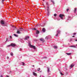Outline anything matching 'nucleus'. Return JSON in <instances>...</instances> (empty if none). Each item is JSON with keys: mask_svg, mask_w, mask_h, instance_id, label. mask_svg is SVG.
Listing matches in <instances>:
<instances>
[{"mask_svg": "<svg viewBox=\"0 0 77 77\" xmlns=\"http://www.w3.org/2000/svg\"><path fill=\"white\" fill-rule=\"evenodd\" d=\"M49 10H50L49 9V6H48V7H47V15H48V16L49 15V14H50V11H49Z\"/></svg>", "mask_w": 77, "mask_h": 77, "instance_id": "f257e3e1", "label": "nucleus"}, {"mask_svg": "<svg viewBox=\"0 0 77 77\" xmlns=\"http://www.w3.org/2000/svg\"><path fill=\"white\" fill-rule=\"evenodd\" d=\"M29 47H32V48H33L34 49V50L36 49V48H35V46L33 45H31L30 43H29Z\"/></svg>", "mask_w": 77, "mask_h": 77, "instance_id": "f03ea898", "label": "nucleus"}, {"mask_svg": "<svg viewBox=\"0 0 77 77\" xmlns=\"http://www.w3.org/2000/svg\"><path fill=\"white\" fill-rule=\"evenodd\" d=\"M60 30H58L57 31V34L55 35L56 36H58V34H60Z\"/></svg>", "mask_w": 77, "mask_h": 77, "instance_id": "7ed1b4c3", "label": "nucleus"}, {"mask_svg": "<svg viewBox=\"0 0 77 77\" xmlns=\"http://www.w3.org/2000/svg\"><path fill=\"white\" fill-rule=\"evenodd\" d=\"M63 15L60 14L59 15V17L61 18V19H62V20H63Z\"/></svg>", "mask_w": 77, "mask_h": 77, "instance_id": "20e7f679", "label": "nucleus"}, {"mask_svg": "<svg viewBox=\"0 0 77 77\" xmlns=\"http://www.w3.org/2000/svg\"><path fill=\"white\" fill-rule=\"evenodd\" d=\"M11 46L12 47H15L16 46V45L14 43H12L11 44Z\"/></svg>", "mask_w": 77, "mask_h": 77, "instance_id": "39448f33", "label": "nucleus"}, {"mask_svg": "<svg viewBox=\"0 0 77 77\" xmlns=\"http://www.w3.org/2000/svg\"><path fill=\"white\" fill-rule=\"evenodd\" d=\"M1 23L2 25L5 24V21L3 20H1Z\"/></svg>", "mask_w": 77, "mask_h": 77, "instance_id": "423d86ee", "label": "nucleus"}, {"mask_svg": "<svg viewBox=\"0 0 77 77\" xmlns=\"http://www.w3.org/2000/svg\"><path fill=\"white\" fill-rule=\"evenodd\" d=\"M19 29V31H23V30H24V29L22 28H20L19 29Z\"/></svg>", "mask_w": 77, "mask_h": 77, "instance_id": "0eeeda50", "label": "nucleus"}, {"mask_svg": "<svg viewBox=\"0 0 77 77\" xmlns=\"http://www.w3.org/2000/svg\"><path fill=\"white\" fill-rule=\"evenodd\" d=\"M29 38V36H26L24 38L26 40H27Z\"/></svg>", "mask_w": 77, "mask_h": 77, "instance_id": "6e6552de", "label": "nucleus"}, {"mask_svg": "<svg viewBox=\"0 0 77 77\" xmlns=\"http://www.w3.org/2000/svg\"><path fill=\"white\" fill-rule=\"evenodd\" d=\"M51 37H50V36H47L45 38V39H46V40H47V39H49V38H50Z\"/></svg>", "mask_w": 77, "mask_h": 77, "instance_id": "1a4fd4ad", "label": "nucleus"}, {"mask_svg": "<svg viewBox=\"0 0 77 77\" xmlns=\"http://www.w3.org/2000/svg\"><path fill=\"white\" fill-rule=\"evenodd\" d=\"M17 34H20V33H21V32H20V30H19V29L17 30Z\"/></svg>", "mask_w": 77, "mask_h": 77, "instance_id": "9d476101", "label": "nucleus"}, {"mask_svg": "<svg viewBox=\"0 0 77 77\" xmlns=\"http://www.w3.org/2000/svg\"><path fill=\"white\" fill-rule=\"evenodd\" d=\"M40 41H42V42H44V41H45V40H44V39H43V38H41L40 39Z\"/></svg>", "mask_w": 77, "mask_h": 77, "instance_id": "9b49d317", "label": "nucleus"}, {"mask_svg": "<svg viewBox=\"0 0 77 77\" xmlns=\"http://www.w3.org/2000/svg\"><path fill=\"white\" fill-rule=\"evenodd\" d=\"M39 33V31L38 30H36V34L37 35H38Z\"/></svg>", "mask_w": 77, "mask_h": 77, "instance_id": "f8f14e48", "label": "nucleus"}, {"mask_svg": "<svg viewBox=\"0 0 77 77\" xmlns=\"http://www.w3.org/2000/svg\"><path fill=\"white\" fill-rule=\"evenodd\" d=\"M76 11H77V8H74V13H76Z\"/></svg>", "mask_w": 77, "mask_h": 77, "instance_id": "ddd939ff", "label": "nucleus"}, {"mask_svg": "<svg viewBox=\"0 0 77 77\" xmlns=\"http://www.w3.org/2000/svg\"><path fill=\"white\" fill-rule=\"evenodd\" d=\"M53 47L54 49H56L57 48V46L55 45L53 46Z\"/></svg>", "mask_w": 77, "mask_h": 77, "instance_id": "4468645a", "label": "nucleus"}, {"mask_svg": "<svg viewBox=\"0 0 77 77\" xmlns=\"http://www.w3.org/2000/svg\"><path fill=\"white\" fill-rule=\"evenodd\" d=\"M48 70H47V71H48V73H49V72H50V68L48 67Z\"/></svg>", "mask_w": 77, "mask_h": 77, "instance_id": "2eb2a0df", "label": "nucleus"}, {"mask_svg": "<svg viewBox=\"0 0 77 77\" xmlns=\"http://www.w3.org/2000/svg\"><path fill=\"white\" fill-rule=\"evenodd\" d=\"M74 66V65L73 64H72L70 66V67L71 68H72Z\"/></svg>", "mask_w": 77, "mask_h": 77, "instance_id": "dca6fc26", "label": "nucleus"}, {"mask_svg": "<svg viewBox=\"0 0 77 77\" xmlns=\"http://www.w3.org/2000/svg\"><path fill=\"white\" fill-rule=\"evenodd\" d=\"M42 31L43 32H45V29L44 28H43Z\"/></svg>", "mask_w": 77, "mask_h": 77, "instance_id": "f3484780", "label": "nucleus"}, {"mask_svg": "<svg viewBox=\"0 0 77 77\" xmlns=\"http://www.w3.org/2000/svg\"><path fill=\"white\" fill-rule=\"evenodd\" d=\"M33 75H37V74L36 73H35V72H33Z\"/></svg>", "mask_w": 77, "mask_h": 77, "instance_id": "a211bd4d", "label": "nucleus"}, {"mask_svg": "<svg viewBox=\"0 0 77 77\" xmlns=\"http://www.w3.org/2000/svg\"><path fill=\"white\" fill-rule=\"evenodd\" d=\"M32 30H36V29L35 28H34L32 29Z\"/></svg>", "mask_w": 77, "mask_h": 77, "instance_id": "6ab92c4d", "label": "nucleus"}, {"mask_svg": "<svg viewBox=\"0 0 77 77\" xmlns=\"http://www.w3.org/2000/svg\"><path fill=\"white\" fill-rule=\"evenodd\" d=\"M14 36H16V37H18V35H17V34H14Z\"/></svg>", "mask_w": 77, "mask_h": 77, "instance_id": "aec40b11", "label": "nucleus"}, {"mask_svg": "<svg viewBox=\"0 0 77 77\" xmlns=\"http://www.w3.org/2000/svg\"><path fill=\"white\" fill-rule=\"evenodd\" d=\"M46 5H47V7L49 6V5H48V2H46Z\"/></svg>", "mask_w": 77, "mask_h": 77, "instance_id": "412c9836", "label": "nucleus"}, {"mask_svg": "<svg viewBox=\"0 0 77 77\" xmlns=\"http://www.w3.org/2000/svg\"><path fill=\"white\" fill-rule=\"evenodd\" d=\"M40 26H41L42 27H44V25H45V23H44L43 25H42L41 24H40Z\"/></svg>", "mask_w": 77, "mask_h": 77, "instance_id": "4be33fe9", "label": "nucleus"}, {"mask_svg": "<svg viewBox=\"0 0 77 77\" xmlns=\"http://www.w3.org/2000/svg\"><path fill=\"white\" fill-rule=\"evenodd\" d=\"M21 63L22 64V65H23V66H24V65H25V63H24V62H21Z\"/></svg>", "mask_w": 77, "mask_h": 77, "instance_id": "5701e85b", "label": "nucleus"}, {"mask_svg": "<svg viewBox=\"0 0 77 77\" xmlns=\"http://www.w3.org/2000/svg\"><path fill=\"white\" fill-rule=\"evenodd\" d=\"M51 2H52L53 4H54V1H53V0H51Z\"/></svg>", "mask_w": 77, "mask_h": 77, "instance_id": "b1692460", "label": "nucleus"}, {"mask_svg": "<svg viewBox=\"0 0 77 77\" xmlns=\"http://www.w3.org/2000/svg\"><path fill=\"white\" fill-rule=\"evenodd\" d=\"M10 54L11 55V56H13V53H12V52H11L10 53Z\"/></svg>", "mask_w": 77, "mask_h": 77, "instance_id": "393cba45", "label": "nucleus"}, {"mask_svg": "<svg viewBox=\"0 0 77 77\" xmlns=\"http://www.w3.org/2000/svg\"><path fill=\"white\" fill-rule=\"evenodd\" d=\"M71 53H66V54H67V55H71Z\"/></svg>", "mask_w": 77, "mask_h": 77, "instance_id": "a878e982", "label": "nucleus"}, {"mask_svg": "<svg viewBox=\"0 0 77 77\" xmlns=\"http://www.w3.org/2000/svg\"><path fill=\"white\" fill-rule=\"evenodd\" d=\"M41 69H40V68H38V69L37 70L38 71H39V70H40Z\"/></svg>", "mask_w": 77, "mask_h": 77, "instance_id": "bb28decb", "label": "nucleus"}, {"mask_svg": "<svg viewBox=\"0 0 77 77\" xmlns=\"http://www.w3.org/2000/svg\"><path fill=\"white\" fill-rule=\"evenodd\" d=\"M68 18H69V19H68V20H70V17L69 16L68 17Z\"/></svg>", "mask_w": 77, "mask_h": 77, "instance_id": "cd10ccee", "label": "nucleus"}, {"mask_svg": "<svg viewBox=\"0 0 77 77\" xmlns=\"http://www.w3.org/2000/svg\"><path fill=\"white\" fill-rule=\"evenodd\" d=\"M54 17H56L57 16V14H54Z\"/></svg>", "mask_w": 77, "mask_h": 77, "instance_id": "c85d7f7f", "label": "nucleus"}, {"mask_svg": "<svg viewBox=\"0 0 77 77\" xmlns=\"http://www.w3.org/2000/svg\"><path fill=\"white\" fill-rule=\"evenodd\" d=\"M60 18H58L57 19V20H58V21H59V20H60Z\"/></svg>", "mask_w": 77, "mask_h": 77, "instance_id": "c756f323", "label": "nucleus"}, {"mask_svg": "<svg viewBox=\"0 0 77 77\" xmlns=\"http://www.w3.org/2000/svg\"><path fill=\"white\" fill-rule=\"evenodd\" d=\"M13 27H14V29H17V28H16V27H15V26H13Z\"/></svg>", "mask_w": 77, "mask_h": 77, "instance_id": "7c9ffc66", "label": "nucleus"}, {"mask_svg": "<svg viewBox=\"0 0 77 77\" xmlns=\"http://www.w3.org/2000/svg\"><path fill=\"white\" fill-rule=\"evenodd\" d=\"M60 73L61 75H63V74H62V72H60Z\"/></svg>", "mask_w": 77, "mask_h": 77, "instance_id": "2f4dec72", "label": "nucleus"}, {"mask_svg": "<svg viewBox=\"0 0 77 77\" xmlns=\"http://www.w3.org/2000/svg\"><path fill=\"white\" fill-rule=\"evenodd\" d=\"M68 11H69V9H66V11H67V12H68Z\"/></svg>", "mask_w": 77, "mask_h": 77, "instance_id": "473e14b6", "label": "nucleus"}, {"mask_svg": "<svg viewBox=\"0 0 77 77\" xmlns=\"http://www.w3.org/2000/svg\"><path fill=\"white\" fill-rule=\"evenodd\" d=\"M76 34V33H73V35H75Z\"/></svg>", "mask_w": 77, "mask_h": 77, "instance_id": "72a5a7b5", "label": "nucleus"}, {"mask_svg": "<svg viewBox=\"0 0 77 77\" xmlns=\"http://www.w3.org/2000/svg\"><path fill=\"white\" fill-rule=\"evenodd\" d=\"M10 46H11V45H8L7 47H10Z\"/></svg>", "mask_w": 77, "mask_h": 77, "instance_id": "f704fd0d", "label": "nucleus"}, {"mask_svg": "<svg viewBox=\"0 0 77 77\" xmlns=\"http://www.w3.org/2000/svg\"><path fill=\"white\" fill-rule=\"evenodd\" d=\"M46 58H47V57H43V58L44 59Z\"/></svg>", "mask_w": 77, "mask_h": 77, "instance_id": "c9c22d12", "label": "nucleus"}, {"mask_svg": "<svg viewBox=\"0 0 77 77\" xmlns=\"http://www.w3.org/2000/svg\"><path fill=\"white\" fill-rule=\"evenodd\" d=\"M71 47H74V46H71Z\"/></svg>", "mask_w": 77, "mask_h": 77, "instance_id": "e433bc0d", "label": "nucleus"}, {"mask_svg": "<svg viewBox=\"0 0 77 77\" xmlns=\"http://www.w3.org/2000/svg\"><path fill=\"white\" fill-rule=\"evenodd\" d=\"M36 37H38V35H36L35 36Z\"/></svg>", "mask_w": 77, "mask_h": 77, "instance_id": "4c0bfd02", "label": "nucleus"}, {"mask_svg": "<svg viewBox=\"0 0 77 77\" xmlns=\"http://www.w3.org/2000/svg\"><path fill=\"white\" fill-rule=\"evenodd\" d=\"M5 0H2V3L3 2H4V1H5Z\"/></svg>", "mask_w": 77, "mask_h": 77, "instance_id": "58836bf2", "label": "nucleus"}, {"mask_svg": "<svg viewBox=\"0 0 77 77\" xmlns=\"http://www.w3.org/2000/svg\"><path fill=\"white\" fill-rule=\"evenodd\" d=\"M22 50V49L20 48V51H21Z\"/></svg>", "mask_w": 77, "mask_h": 77, "instance_id": "ea45409f", "label": "nucleus"}, {"mask_svg": "<svg viewBox=\"0 0 77 77\" xmlns=\"http://www.w3.org/2000/svg\"><path fill=\"white\" fill-rule=\"evenodd\" d=\"M10 38H12V36H10Z\"/></svg>", "mask_w": 77, "mask_h": 77, "instance_id": "a19ab883", "label": "nucleus"}, {"mask_svg": "<svg viewBox=\"0 0 77 77\" xmlns=\"http://www.w3.org/2000/svg\"><path fill=\"white\" fill-rule=\"evenodd\" d=\"M7 59H9V57H7Z\"/></svg>", "mask_w": 77, "mask_h": 77, "instance_id": "79ce46f5", "label": "nucleus"}, {"mask_svg": "<svg viewBox=\"0 0 77 77\" xmlns=\"http://www.w3.org/2000/svg\"><path fill=\"white\" fill-rule=\"evenodd\" d=\"M75 36L74 35H73V36H72V37H73L74 38V37H75Z\"/></svg>", "mask_w": 77, "mask_h": 77, "instance_id": "37998d69", "label": "nucleus"}, {"mask_svg": "<svg viewBox=\"0 0 77 77\" xmlns=\"http://www.w3.org/2000/svg\"><path fill=\"white\" fill-rule=\"evenodd\" d=\"M44 8L45 9V6H44Z\"/></svg>", "mask_w": 77, "mask_h": 77, "instance_id": "c03bdc74", "label": "nucleus"}, {"mask_svg": "<svg viewBox=\"0 0 77 77\" xmlns=\"http://www.w3.org/2000/svg\"><path fill=\"white\" fill-rule=\"evenodd\" d=\"M8 41V39L7 38V40L6 41Z\"/></svg>", "mask_w": 77, "mask_h": 77, "instance_id": "a18cd8bd", "label": "nucleus"}, {"mask_svg": "<svg viewBox=\"0 0 77 77\" xmlns=\"http://www.w3.org/2000/svg\"><path fill=\"white\" fill-rule=\"evenodd\" d=\"M42 71H40V72H41Z\"/></svg>", "mask_w": 77, "mask_h": 77, "instance_id": "49530a36", "label": "nucleus"}, {"mask_svg": "<svg viewBox=\"0 0 77 77\" xmlns=\"http://www.w3.org/2000/svg\"><path fill=\"white\" fill-rule=\"evenodd\" d=\"M32 66H34V65H33Z\"/></svg>", "mask_w": 77, "mask_h": 77, "instance_id": "de8ad7c7", "label": "nucleus"}, {"mask_svg": "<svg viewBox=\"0 0 77 77\" xmlns=\"http://www.w3.org/2000/svg\"><path fill=\"white\" fill-rule=\"evenodd\" d=\"M6 77H9L8 76H7Z\"/></svg>", "mask_w": 77, "mask_h": 77, "instance_id": "09e8293b", "label": "nucleus"}, {"mask_svg": "<svg viewBox=\"0 0 77 77\" xmlns=\"http://www.w3.org/2000/svg\"><path fill=\"white\" fill-rule=\"evenodd\" d=\"M40 77H41V76H40Z\"/></svg>", "mask_w": 77, "mask_h": 77, "instance_id": "8fccbe9b", "label": "nucleus"}, {"mask_svg": "<svg viewBox=\"0 0 77 77\" xmlns=\"http://www.w3.org/2000/svg\"><path fill=\"white\" fill-rule=\"evenodd\" d=\"M76 46H77V44L76 45Z\"/></svg>", "mask_w": 77, "mask_h": 77, "instance_id": "3c124183", "label": "nucleus"}, {"mask_svg": "<svg viewBox=\"0 0 77 77\" xmlns=\"http://www.w3.org/2000/svg\"><path fill=\"white\" fill-rule=\"evenodd\" d=\"M45 0H43V1H44Z\"/></svg>", "mask_w": 77, "mask_h": 77, "instance_id": "603ef678", "label": "nucleus"}]
</instances>
